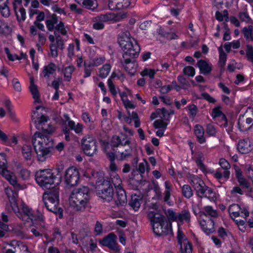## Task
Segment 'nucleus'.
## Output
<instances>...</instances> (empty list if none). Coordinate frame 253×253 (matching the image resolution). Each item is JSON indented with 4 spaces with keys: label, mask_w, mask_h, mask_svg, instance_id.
I'll list each match as a JSON object with an SVG mask.
<instances>
[{
    "label": "nucleus",
    "mask_w": 253,
    "mask_h": 253,
    "mask_svg": "<svg viewBox=\"0 0 253 253\" xmlns=\"http://www.w3.org/2000/svg\"><path fill=\"white\" fill-rule=\"evenodd\" d=\"M80 174L78 169L74 167H69L66 169L65 174L66 183L71 186H75L79 182Z\"/></svg>",
    "instance_id": "nucleus-9"
},
{
    "label": "nucleus",
    "mask_w": 253,
    "mask_h": 253,
    "mask_svg": "<svg viewBox=\"0 0 253 253\" xmlns=\"http://www.w3.org/2000/svg\"><path fill=\"white\" fill-rule=\"evenodd\" d=\"M16 213L19 218L23 221L29 222L31 220L33 222L35 216L33 214L31 210L26 205L22 206L21 211H19L18 209V211Z\"/></svg>",
    "instance_id": "nucleus-17"
},
{
    "label": "nucleus",
    "mask_w": 253,
    "mask_h": 253,
    "mask_svg": "<svg viewBox=\"0 0 253 253\" xmlns=\"http://www.w3.org/2000/svg\"><path fill=\"white\" fill-rule=\"evenodd\" d=\"M44 204L46 209L55 213H58L59 217L62 216V209L59 207V189L57 187L45 192L42 197Z\"/></svg>",
    "instance_id": "nucleus-6"
},
{
    "label": "nucleus",
    "mask_w": 253,
    "mask_h": 253,
    "mask_svg": "<svg viewBox=\"0 0 253 253\" xmlns=\"http://www.w3.org/2000/svg\"><path fill=\"white\" fill-rule=\"evenodd\" d=\"M131 0H109L108 7L111 10H122L127 8Z\"/></svg>",
    "instance_id": "nucleus-14"
},
{
    "label": "nucleus",
    "mask_w": 253,
    "mask_h": 253,
    "mask_svg": "<svg viewBox=\"0 0 253 253\" xmlns=\"http://www.w3.org/2000/svg\"><path fill=\"white\" fill-rule=\"evenodd\" d=\"M157 220V221H155L154 223H152L153 231L156 235H164V231L162 230V222L160 221V218H158Z\"/></svg>",
    "instance_id": "nucleus-35"
},
{
    "label": "nucleus",
    "mask_w": 253,
    "mask_h": 253,
    "mask_svg": "<svg viewBox=\"0 0 253 253\" xmlns=\"http://www.w3.org/2000/svg\"><path fill=\"white\" fill-rule=\"evenodd\" d=\"M82 147L84 153L91 156L97 151V141L92 136L86 135L82 140Z\"/></svg>",
    "instance_id": "nucleus-8"
},
{
    "label": "nucleus",
    "mask_w": 253,
    "mask_h": 253,
    "mask_svg": "<svg viewBox=\"0 0 253 253\" xmlns=\"http://www.w3.org/2000/svg\"><path fill=\"white\" fill-rule=\"evenodd\" d=\"M118 42L124 52L123 55L124 58L126 57L136 58L138 56L140 50L139 45L135 40L130 36L128 31L122 32L119 35Z\"/></svg>",
    "instance_id": "nucleus-2"
},
{
    "label": "nucleus",
    "mask_w": 253,
    "mask_h": 253,
    "mask_svg": "<svg viewBox=\"0 0 253 253\" xmlns=\"http://www.w3.org/2000/svg\"><path fill=\"white\" fill-rule=\"evenodd\" d=\"M239 18L242 22H245L249 24L252 23V19L246 12H240L239 13Z\"/></svg>",
    "instance_id": "nucleus-49"
},
{
    "label": "nucleus",
    "mask_w": 253,
    "mask_h": 253,
    "mask_svg": "<svg viewBox=\"0 0 253 253\" xmlns=\"http://www.w3.org/2000/svg\"><path fill=\"white\" fill-rule=\"evenodd\" d=\"M189 182L192 185L196 194L199 198H207L211 201H215L216 199V194L213 189L206 185L204 182L196 175L189 177Z\"/></svg>",
    "instance_id": "nucleus-5"
},
{
    "label": "nucleus",
    "mask_w": 253,
    "mask_h": 253,
    "mask_svg": "<svg viewBox=\"0 0 253 253\" xmlns=\"http://www.w3.org/2000/svg\"><path fill=\"white\" fill-rule=\"evenodd\" d=\"M133 58L130 57H126L125 58L123 57L121 60V64L126 71L132 75H133L135 71V69L134 68V63L132 62Z\"/></svg>",
    "instance_id": "nucleus-20"
},
{
    "label": "nucleus",
    "mask_w": 253,
    "mask_h": 253,
    "mask_svg": "<svg viewBox=\"0 0 253 253\" xmlns=\"http://www.w3.org/2000/svg\"><path fill=\"white\" fill-rule=\"evenodd\" d=\"M54 34L55 36L56 43V45L55 46H57V47L59 49L63 50L64 48V43L62 38L61 37L60 35L57 34L56 31H55Z\"/></svg>",
    "instance_id": "nucleus-46"
},
{
    "label": "nucleus",
    "mask_w": 253,
    "mask_h": 253,
    "mask_svg": "<svg viewBox=\"0 0 253 253\" xmlns=\"http://www.w3.org/2000/svg\"><path fill=\"white\" fill-rule=\"evenodd\" d=\"M33 222L37 223V222H40V224H44V216L42 212L39 210H37L36 216L34 217Z\"/></svg>",
    "instance_id": "nucleus-48"
},
{
    "label": "nucleus",
    "mask_w": 253,
    "mask_h": 253,
    "mask_svg": "<svg viewBox=\"0 0 253 253\" xmlns=\"http://www.w3.org/2000/svg\"><path fill=\"white\" fill-rule=\"evenodd\" d=\"M22 153L26 160H31L32 156V148L31 146L24 145L22 148Z\"/></svg>",
    "instance_id": "nucleus-37"
},
{
    "label": "nucleus",
    "mask_w": 253,
    "mask_h": 253,
    "mask_svg": "<svg viewBox=\"0 0 253 253\" xmlns=\"http://www.w3.org/2000/svg\"><path fill=\"white\" fill-rule=\"evenodd\" d=\"M22 0H14L13 2V9L19 22L26 19V10L22 7Z\"/></svg>",
    "instance_id": "nucleus-15"
},
{
    "label": "nucleus",
    "mask_w": 253,
    "mask_h": 253,
    "mask_svg": "<svg viewBox=\"0 0 253 253\" xmlns=\"http://www.w3.org/2000/svg\"><path fill=\"white\" fill-rule=\"evenodd\" d=\"M56 177L50 169H40L35 174L37 183L41 187L49 189L52 186L55 185Z\"/></svg>",
    "instance_id": "nucleus-7"
},
{
    "label": "nucleus",
    "mask_w": 253,
    "mask_h": 253,
    "mask_svg": "<svg viewBox=\"0 0 253 253\" xmlns=\"http://www.w3.org/2000/svg\"><path fill=\"white\" fill-rule=\"evenodd\" d=\"M200 225L204 231L207 234H210L214 232V221L211 219L208 220H202L200 221Z\"/></svg>",
    "instance_id": "nucleus-24"
},
{
    "label": "nucleus",
    "mask_w": 253,
    "mask_h": 253,
    "mask_svg": "<svg viewBox=\"0 0 253 253\" xmlns=\"http://www.w3.org/2000/svg\"><path fill=\"white\" fill-rule=\"evenodd\" d=\"M110 145L112 148H118V153L120 155L118 159L120 160H124L132 155V148L130 138H128L126 135L122 134L121 136H113Z\"/></svg>",
    "instance_id": "nucleus-4"
},
{
    "label": "nucleus",
    "mask_w": 253,
    "mask_h": 253,
    "mask_svg": "<svg viewBox=\"0 0 253 253\" xmlns=\"http://www.w3.org/2000/svg\"><path fill=\"white\" fill-rule=\"evenodd\" d=\"M155 74V72L154 70L145 69L142 72L141 75L143 76H148L151 79H153Z\"/></svg>",
    "instance_id": "nucleus-63"
},
{
    "label": "nucleus",
    "mask_w": 253,
    "mask_h": 253,
    "mask_svg": "<svg viewBox=\"0 0 253 253\" xmlns=\"http://www.w3.org/2000/svg\"><path fill=\"white\" fill-rule=\"evenodd\" d=\"M219 164L221 168L225 170L223 172V176L226 179H228L230 175V172L228 171V169L231 167L228 161L224 158H221L219 160Z\"/></svg>",
    "instance_id": "nucleus-31"
},
{
    "label": "nucleus",
    "mask_w": 253,
    "mask_h": 253,
    "mask_svg": "<svg viewBox=\"0 0 253 253\" xmlns=\"http://www.w3.org/2000/svg\"><path fill=\"white\" fill-rule=\"evenodd\" d=\"M160 220L162 222V230L164 231V235L171 234L172 232L171 223L167 220L165 216L161 217Z\"/></svg>",
    "instance_id": "nucleus-32"
},
{
    "label": "nucleus",
    "mask_w": 253,
    "mask_h": 253,
    "mask_svg": "<svg viewBox=\"0 0 253 253\" xmlns=\"http://www.w3.org/2000/svg\"><path fill=\"white\" fill-rule=\"evenodd\" d=\"M201 213L206 216L209 215L212 217H217L218 216L217 211L209 206L205 207L203 209V211H201Z\"/></svg>",
    "instance_id": "nucleus-38"
},
{
    "label": "nucleus",
    "mask_w": 253,
    "mask_h": 253,
    "mask_svg": "<svg viewBox=\"0 0 253 253\" xmlns=\"http://www.w3.org/2000/svg\"><path fill=\"white\" fill-rule=\"evenodd\" d=\"M18 189L12 190L11 188H5V193L6 195L12 211L16 213L18 211V207L16 202V198L18 196L17 190Z\"/></svg>",
    "instance_id": "nucleus-13"
},
{
    "label": "nucleus",
    "mask_w": 253,
    "mask_h": 253,
    "mask_svg": "<svg viewBox=\"0 0 253 253\" xmlns=\"http://www.w3.org/2000/svg\"><path fill=\"white\" fill-rule=\"evenodd\" d=\"M238 181L241 186L252 191L250 183L244 177L239 178Z\"/></svg>",
    "instance_id": "nucleus-56"
},
{
    "label": "nucleus",
    "mask_w": 253,
    "mask_h": 253,
    "mask_svg": "<svg viewBox=\"0 0 253 253\" xmlns=\"http://www.w3.org/2000/svg\"><path fill=\"white\" fill-rule=\"evenodd\" d=\"M4 253H29L28 247L23 243L12 241L7 249L5 248Z\"/></svg>",
    "instance_id": "nucleus-12"
},
{
    "label": "nucleus",
    "mask_w": 253,
    "mask_h": 253,
    "mask_svg": "<svg viewBox=\"0 0 253 253\" xmlns=\"http://www.w3.org/2000/svg\"><path fill=\"white\" fill-rule=\"evenodd\" d=\"M197 66L202 74L209 75L212 70V65L204 60H200L197 62Z\"/></svg>",
    "instance_id": "nucleus-23"
},
{
    "label": "nucleus",
    "mask_w": 253,
    "mask_h": 253,
    "mask_svg": "<svg viewBox=\"0 0 253 253\" xmlns=\"http://www.w3.org/2000/svg\"><path fill=\"white\" fill-rule=\"evenodd\" d=\"M141 199L139 196L134 195L131 196L130 201L129 202V205L135 211H137L140 208L141 205Z\"/></svg>",
    "instance_id": "nucleus-33"
},
{
    "label": "nucleus",
    "mask_w": 253,
    "mask_h": 253,
    "mask_svg": "<svg viewBox=\"0 0 253 253\" xmlns=\"http://www.w3.org/2000/svg\"><path fill=\"white\" fill-rule=\"evenodd\" d=\"M106 183L107 187H99L97 190V195L101 199L107 202H110L112 200L114 195V190L113 187L108 182V181H104L103 185Z\"/></svg>",
    "instance_id": "nucleus-11"
},
{
    "label": "nucleus",
    "mask_w": 253,
    "mask_h": 253,
    "mask_svg": "<svg viewBox=\"0 0 253 253\" xmlns=\"http://www.w3.org/2000/svg\"><path fill=\"white\" fill-rule=\"evenodd\" d=\"M188 108L190 112V115L193 118H194L198 112L197 107L194 104H192L189 105L188 106Z\"/></svg>",
    "instance_id": "nucleus-64"
},
{
    "label": "nucleus",
    "mask_w": 253,
    "mask_h": 253,
    "mask_svg": "<svg viewBox=\"0 0 253 253\" xmlns=\"http://www.w3.org/2000/svg\"><path fill=\"white\" fill-rule=\"evenodd\" d=\"M246 56L248 60L253 63V47L252 45H247Z\"/></svg>",
    "instance_id": "nucleus-53"
},
{
    "label": "nucleus",
    "mask_w": 253,
    "mask_h": 253,
    "mask_svg": "<svg viewBox=\"0 0 253 253\" xmlns=\"http://www.w3.org/2000/svg\"><path fill=\"white\" fill-rule=\"evenodd\" d=\"M237 148L242 154H247L253 149L251 142L248 139L240 140L238 142Z\"/></svg>",
    "instance_id": "nucleus-21"
},
{
    "label": "nucleus",
    "mask_w": 253,
    "mask_h": 253,
    "mask_svg": "<svg viewBox=\"0 0 253 253\" xmlns=\"http://www.w3.org/2000/svg\"><path fill=\"white\" fill-rule=\"evenodd\" d=\"M56 71V65L53 63H50L44 66L42 70L43 77L47 79L49 78L50 75L53 74Z\"/></svg>",
    "instance_id": "nucleus-27"
},
{
    "label": "nucleus",
    "mask_w": 253,
    "mask_h": 253,
    "mask_svg": "<svg viewBox=\"0 0 253 253\" xmlns=\"http://www.w3.org/2000/svg\"><path fill=\"white\" fill-rule=\"evenodd\" d=\"M10 32V27L3 20L0 19V33L6 34Z\"/></svg>",
    "instance_id": "nucleus-55"
},
{
    "label": "nucleus",
    "mask_w": 253,
    "mask_h": 253,
    "mask_svg": "<svg viewBox=\"0 0 253 253\" xmlns=\"http://www.w3.org/2000/svg\"><path fill=\"white\" fill-rule=\"evenodd\" d=\"M148 217L150 220L151 222L153 223L155 221H157L158 218H160L161 217H164V216L157 214L154 211H149L148 213Z\"/></svg>",
    "instance_id": "nucleus-52"
},
{
    "label": "nucleus",
    "mask_w": 253,
    "mask_h": 253,
    "mask_svg": "<svg viewBox=\"0 0 253 253\" xmlns=\"http://www.w3.org/2000/svg\"><path fill=\"white\" fill-rule=\"evenodd\" d=\"M33 224L29 227L30 231L36 237H42L44 233V229L45 224H40L38 225L36 223L33 222Z\"/></svg>",
    "instance_id": "nucleus-22"
},
{
    "label": "nucleus",
    "mask_w": 253,
    "mask_h": 253,
    "mask_svg": "<svg viewBox=\"0 0 253 253\" xmlns=\"http://www.w3.org/2000/svg\"><path fill=\"white\" fill-rule=\"evenodd\" d=\"M116 190V196L114 199L115 204L118 207L124 206L127 202L126 192L123 188H119Z\"/></svg>",
    "instance_id": "nucleus-19"
},
{
    "label": "nucleus",
    "mask_w": 253,
    "mask_h": 253,
    "mask_svg": "<svg viewBox=\"0 0 253 253\" xmlns=\"http://www.w3.org/2000/svg\"><path fill=\"white\" fill-rule=\"evenodd\" d=\"M182 193L186 198H190L193 195V191L189 185H184L183 186Z\"/></svg>",
    "instance_id": "nucleus-44"
},
{
    "label": "nucleus",
    "mask_w": 253,
    "mask_h": 253,
    "mask_svg": "<svg viewBox=\"0 0 253 253\" xmlns=\"http://www.w3.org/2000/svg\"><path fill=\"white\" fill-rule=\"evenodd\" d=\"M179 245L180 246L181 253H192V246L188 240H185Z\"/></svg>",
    "instance_id": "nucleus-34"
},
{
    "label": "nucleus",
    "mask_w": 253,
    "mask_h": 253,
    "mask_svg": "<svg viewBox=\"0 0 253 253\" xmlns=\"http://www.w3.org/2000/svg\"><path fill=\"white\" fill-rule=\"evenodd\" d=\"M58 22L57 17L55 14H53L50 19L46 21V25L48 30L51 31L55 28L54 25Z\"/></svg>",
    "instance_id": "nucleus-39"
},
{
    "label": "nucleus",
    "mask_w": 253,
    "mask_h": 253,
    "mask_svg": "<svg viewBox=\"0 0 253 253\" xmlns=\"http://www.w3.org/2000/svg\"><path fill=\"white\" fill-rule=\"evenodd\" d=\"M220 107H217L212 110V116L213 118L218 117H221V119L223 122L221 125L224 127H226L228 125L227 120L225 115L220 110Z\"/></svg>",
    "instance_id": "nucleus-26"
},
{
    "label": "nucleus",
    "mask_w": 253,
    "mask_h": 253,
    "mask_svg": "<svg viewBox=\"0 0 253 253\" xmlns=\"http://www.w3.org/2000/svg\"><path fill=\"white\" fill-rule=\"evenodd\" d=\"M117 236L114 233H111L102 240H100L99 242L101 245L108 247L110 250L118 252L120 249L117 243Z\"/></svg>",
    "instance_id": "nucleus-10"
},
{
    "label": "nucleus",
    "mask_w": 253,
    "mask_h": 253,
    "mask_svg": "<svg viewBox=\"0 0 253 253\" xmlns=\"http://www.w3.org/2000/svg\"><path fill=\"white\" fill-rule=\"evenodd\" d=\"M226 54L224 52H221L219 55V66L220 68H224L226 61Z\"/></svg>",
    "instance_id": "nucleus-62"
},
{
    "label": "nucleus",
    "mask_w": 253,
    "mask_h": 253,
    "mask_svg": "<svg viewBox=\"0 0 253 253\" xmlns=\"http://www.w3.org/2000/svg\"><path fill=\"white\" fill-rule=\"evenodd\" d=\"M115 19V15L111 13L101 14L94 18L95 22H106Z\"/></svg>",
    "instance_id": "nucleus-28"
},
{
    "label": "nucleus",
    "mask_w": 253,
    "mask_h": 253,
    "mask_svg": "<svg viewBox=\"0 0 253 253\" xmlns=\"http://www.w3.org/2000/svg\"><path fill=\"white\" fill-rule=\"evenodd\" d=\"M167 216L169 222L171 221H178V213H176L172 210H168Z\"/></svg>",
    "instance_id": "nucleus-51"
},
{
    "label": "nucleus",
    "mask_w": 253,
    "mask_h": 253,
    "mask_svg": "<svg viewBox=\"0 0 253 253\" xmlns=\"http://www.w3.org/2000/svg\"><path fill=\"white\" fill-rule=\"evenodd\" d=\"M30 85L29 88L33 95V97L35 100V102L39 103L41 101L40 97V93L38 89V86L35 84L34 79L31 77L30 79Z\"/></svg>",
    "instance_id": "nucleus-25"
},
{
    "label": "nucleus",
    "mask_w": 253,
    "mask_h": 253,
    "mask_svg": "<svg viewBox=\"0 0 253 253\" xmlns=\"http://www.w3.org/2000/svg\"><path fill=\"white\" fill-rule=\"evenodd\" d=\"M184 74L188 76L193 77L194 76L195 73V69L192 66H186L183 70Z\"/></svg>",
    "instance_id": "nucleus-58"
},
{
    "label": "nucleus",
    "mask_w": 253,
    "mask_h": 253,
    "mask_svg": "<svg viewBox=\"0 0 253 253\" xmlns=\"http://www.w3.org/2000/svg\"><path fill=\"white\" fill-rule=\"evenodd\" d=\"M195 133L199 143H203L206 141V139L204 136V130L202 126L200 125H196L195 127Z\"/></svg>",
    "instance_id": "nucleus-29"
},
{
    "label": "nucleus",
    "mask_w": 253,
    "mask_h": 253,
    "mask_svg": "<svg viewBox=\"0 0 253 253\" xmlns=\"http://www.w3.org/2000/svg\"><path fill=\"white\" fill-rule=\"evenodd\" d=\"M0 173L12 185L15 189H19L20 185L17 183V177L12 172L6 169H0Z\"/></svg>",
    "instance_id": "nucleus-18"
},
{
    "label": "nucleus",
    "mask_w": 253,
    "mask_h": 253,
    "mask_svg": "<svg viewBox=\"0 0 253 253\" xmlns=\"http://www.w3.org/2000/svg\"><path fill=\"white\" fill-rule=\"evenodd\" d=\"M238 209L241 210L240 207L238 205H233L229 207L228 209L229 212L232 217L233 216L236 217L240 215V212L239 211H235Z\"/></svg>",
    "instance_id": "nucleus-47"
},
{
    "label": "nucleus",
    "mask_w": 253,
    "mask_h": 253,
    "mask_svg": "<svg viewBox=\"0 0 253 253\" xmlns=\"http://www.w3.org/2000/svg\"><path fill=\"white\" fill-rule=\"evenodd\" d=\"M111 66L110 64H106L99 71V76L102 78H106L110 72Z\"/></svg>",
    "instance_id": "nucleus-43"
},
{
    "label": "nucleus",
    "mask_w": 253,
    "mask_h": 253,
    "mask_svg": "<svg viewBox=\"0 0 253 253\" xmlns=\"http://www.w3.org/2000/svg\"><path fill=\"white\" fill-rule=\"evenodd\" d=\"M105 60V58L100 57V58H97L94 60H93L92 61L90 62L89 63L88 65V67H94V66H97L101 64H102Z\"/></svg>",
    "instance_id": "nucleus-57"
},
{
    "label": "nucleus",
    "mask_w": 253,
    "mask_h": 253,
    "mask_svg": "<svg viewBox=\"0 0 253 253\" xmlns=\"http://www.w3.org/2000/svg\"><path fill=\"white\" fill-rule=\"evenodd\" d=\"M94 232L95 235H99L103 232L102 224L99 221H97L94 226Z\"/></svg>",
    "instance_id": "nucleus-59"
},
{
    "label": "nucleus",
    "mask_w": 253,
    "mask_h": 253,
    "mask_svg": "<svg viewBox=\"0 0 253 253\" xmlns=\"http://www.w3.org/2000/svg\"><path fill=\"white\" fill-rule=\"evenodd\" d=\"M74 69L75 68L73 66H69L64 68L63 70V73L66 81L68 82L70 81L72 73L74 72Z\"/></svg>",
    "instance_id": "nucleus-41"
},
{
    "label": "nucleus",
    "mask_w": 253,
    "mask_h": 253,
    "mask_svg": "<svg viewBox=\"0 0 253 253\" xmlns=\"http://www.w3.org/2000/svg\"><path fill=\"white\" fill-rule=\"evenodd\" d=\"M206 132L210 136H214L216 133V130L214 125L212 124H208L207 125Z\"/></svg>",
    "instance_id": "nucleus-61"
},
{
    "label": "nucleus",
    "mask_w": 253,
    "mask_h": 253,
    "mask_svg": "<svg viewBox=\"0 0 253 253\" xmlns=\"http://www.w3.org/2000/svg\"><path fill=\"white\" fill-rule=\"evenodd\" d=\"M33 144L39 161L44 162L53 150V141L48 135L36 132L32 137Z\"/></svg>",
    "instance_id": "nucleus-1"
},
{
    "label": "nucleus",
    "mask_w": 253,
    "mask_h": 253,
    "mask_svg": "<svg viewBox=\"0 0 253 253\" xmlns=\"http://www.w3.org/2000/svg\"><path fill=\"white\" fill-rule=\"evenodd\" d=\"M238 127L242 131L250 129L253 125V117L249 118L245 115H241L238 122Z\"/></svg>",
    "instance_id": "nucleus-16"
},
{
    "label": "nucleus",
    "mask_w": 253,
    "mask_h": 253,
    "mask_svg": "<svg viewBox=\"0 0 253 253\" xmlns=\"http://www.w3.org/2000/svg\"><path fill=\"white\" fill-rule=\"evenodd\" d=\"M111 182L115 187L116 189L122 187V180L118 175L116 174L111 178Z\"/></svg>",
    "instance_id": "nucleus-45"
},
{
    "label": "nucleus",
    "mask_w": 253,
    "mask_h": 253,
    "mask_svg": "<svg viewBox=\"0 0 253 253\" xmlns=\"http://www.w3.org/2000/svg\"><path fill=\"white\" fill-rule=\"evenodd\" d=\"M55 29L56 31L60 32L63 35H66L67 32L65 28L64 23L60 21L58 24L55 26Z\"/></svg>",
    "instance_id": "nucleus-60"
},
{
    "label": "nucleus",
    "mask_w": 253,
    "mask_h": 253,
    "mask_svg": "<svg viewBox=\"0 0 253 253\" xmlns=\"http://www.w3.org/2000/svg\"><path fill=\"white\" fill-rule=\"evenodd\" d=\"M168 124L164 122L161 119L157 120L154 123L153 126L155 128H164L165 129L167 126Z\"/></svg>",
    "instance_id": "nucleus-54"
},
{
    "label": "nucleus",
    "mask_w": 253,
    "mask_h": 253,
    "mask_svg": "<svg viewBox=\"0 0 253 253\" xmlns=\"http://www.w3.org/2000/svg\"><path fill=\"white\" fill-rule=\"evenodd\" d=\"M82 4L89 9H94L97 6L96 0H83Z\"/></svg>",
    "instance_id": "nucleus-42"
},
{
    "label": "nucleus",
    "mask_w": 253,
    "mask_h": 253,
    "mask_svg": "<svg viewBox=\"0 0 253 253\" xmlns=\"http://www.w3.org/2000/svg\"><path fill=\"white\" fill-rule=\"evenodd\" d=\"M165 185L166 187V191L165 192L164 200L165 202H168L169 200L170 196V189L171 185L170 182L168 181H165Z\"/></svg>",
    "instance_id": "nucleus-50"
},
{
    "label": "nucleus",
    "mask_w": 253,
    "mask_h": 253,
    "mask_svg": "<svg viewBox=\"0 0 253 253\" xmlns=\"http://www.w3.org/2000/svg\"><path fill=\"white\" fill-rule=\"evenodd\" d=\"M89 188L85 186L74 190L70 198L71 207L76 211H84L89 202Z\"/></svg>",
    "instance_id": "nucleus-3"
},
{
    "label": "nucleus",
    "mask_w": 253,
    "mask_h": 253,
    "mask_svg": "<svg viewBox=\"0 0 253 253\" xmlns=\"http://www.w3.org/2000/svg\"><path fill=\"white\" fill-rule=\"evenodd\" d=\"M190 220V214L189 211L183 210L181 212L178 213V221L182 222L186 221L189 222Z\"/></svg>",
    "instance_id": "nucleus-40"
},
{
    "label": "nucleus",
    "mask_w": 253,
    "mask_h": 253,
    "mask_svg": "<svg viewBox=\"0 0 253 253\" xmlns=\"http://www.w3.org/2000/svg\"><path fill=\"white\" fill-rule=\"evenodd\" d=\"M242 33L246 41L253 42V26L252 25L245 27L242 30Z\"/></svg>",
    "instance_id": "nucleus-30"
},
{
    "label": "nucleus",
    "mask_w": 253,
    "mask_h": 253,
    "mask_svg": "<svg viewBox=\"0 0 253 253\" xmlns=\"http://www.w3.org/2000/svg\"><path fill=\"white\" fill-rule=\"evenodd\" d=\"M7 3L8 0H0V10L2 15L5 17H7L10 15V10Z\"/></svg>",
    "instance_id": "nucleus-36"
}]
</instances>
